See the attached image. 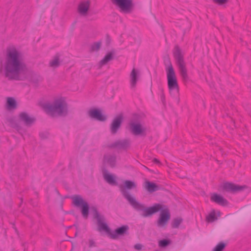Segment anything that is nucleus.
I'll return each mask as SVG.
<instances>
[{
  "label": "nucleus",
  "instance_id": "obj_1",
  "mask_svg": "<svg viewBox=\"0 0 251 251\" xmlns=\"http://www.w3.org/2000/svg\"><path fill=\"white\" fill-rule=\"evenodd\" d=\"M4 76L8 80L24 81L27 77V68L21 53L15 48L7 50L4 64Z\"/></svg>",
  "mask_w": 251,
  "mask_h": 251
},
{
  "label": "nucleus",
  "instance_id": "obj_2",
  "mask_svg": "<svg viewBox=\"0 0 251 251\" xmlns=\"http://www.w3.org/2000/svg\"><path fill=\"white\" fill-rule=\"evenodd\" d=\"M137 211L142 212L141 216L143 217L152 216L155 213L161 211L157 220L158 226H163L167 225L171 218V214L168 207L160 203H154L152 206L146 207L145 204L142 205Z\"/></svg>",
  "mask_w": 251,
  "mask_h": 251
},
{
  "label": "nucleus",
  "instance_id": "obj_3",
  "mask_svg": "<svg viewBox=\"0 0 251 251\" xmlns=\"http://www.w3.org/2000/svg\"><path fill=\"white\" fill-rule=\"evenodd\" d=\"M92 210L93 212V217L97 221L99 231H104L113 239H116L118 238L119 236H124L128 233L129 227L127 225H124L118 227L113 232H112L106 223H104L105 218L104 216L100 214L95 207H92Z\"/></svg>",
  "mask_w": 251,
  "mask_h": 251
},
{
  "label": "nucleus",
  "instance_id": "obj_4",
  "mask_svg": "<svg viewBox=\"0 0 251 251\" xmlns=\"http://www.w3.org/2000/svg\"><path fill=\"white\" fill-rule=\"evenodd\" d=\"M18 118L19 120H17L15 117L9 118L7 119V122L10 124L12 128H15L21 134L25 132V130L20 124V122H23L25 126L30 127L36 121V119L34 117L29 116L27 113L25 112L19 113Z\"/></svg>",
  "mask_w": 251,
  "mask_h": 251
},
{
  "label": "nucleus",
  "instance_id": "obj_5",
  "mask_svg": "<svg viewBox=\"0 0 251 251\" xmlns=\"http://www.w3.org/2000/svg\"><path fill=\"white\" fill-rule=\"evenodd\" d=\"M165 64L170 93L173 97H176L179 94V86L174 69L169 59L165 61Z\"/></svg>",
  "mask_w": 251,
  "mask_h": 251
},
{
  "label": "nucleus",
  "instance_id": "obj_6",
  "mask_svg": "<svg viewBox=\"0 0 251 251\" xmlns=\"http://www.w3.org/2000/svg\"><path fill=\"white\" fill-rule=\"evenodd\" d=\"M125 186H120V191L123 196L128 201L131 206L136 211H138L141 207H143L144 204L138 202L136 199L131 197L127 189H132L136 188V183L131 180H126L124 182Z\"/></svg>",
  "mask_w": 251,
  "mask_h": 251
},
{
  "label": "nucleus",
  "instance_id": "obj_7",
  "mask_svg": "<svg viewBox=\"0 0 251 251\" xmlns=\"http://www.w3.org/2000/svg\"><path fill=\"white\" fill-rule=\"evenodd\" d=\"M173 55L178 67L179 71L182 79L186 81L188 79L187 70L184 60V55L181 49L178 45H176L173 50Z\"/></svg>",
  "mask_w": 251,
  "mask_h": 251
},
{
  "label": "nucleus",
  "instance_id": "obj_8",
  "mask_svg": "<svg viewBox=\"0 0 251 251\" xmlns=\"http://www.w3.org/2000/svg\"><path fill=\"white\" fill-rule=\"evenodd\" d=\"M46 111L51 114L57 113L59 116H66L67 114L66 103L60 99L54 100L52 104H47L44 106Z\"/></svg>",
  "mask_w": 251,
  "mask_h": 251
},
{
  "label": "nucleus",
  "instance_id": "obj_9",
  "mask_svg": "<svg viewBox=\"0 0 251 251\" xmlns=\"http://www.w3.org/2000/svg\"><path fill=\"white\" fill-rule=\"evenodd\" d=\"M72 202L74 206L80 207L82 217L87 219L89 214V205L87 201H84L82 197L79 195H74L71 196Z\"/></svg>",
  "mask_w": 251,
  "mask_h": 251
},
{
  "label": "nucleus",
  "instance_id": "obj_10",
  "mask_svg": "<svg viewBox=\"0 0 251 251\" xmlns=\"http://www.w3.org/2000/svg\"><path fill=\"white\" fill-rule=\"evenodd\" d=\"M112 3L117 6L121 12L125 14L130 13L133 9L132 0H110Z\"/></svg>",
  "mask_w": 251,
  "mask_h": 251
},
{
  "label": "nucleus",
  "instance_id": "obj_11",
  "mask_svg": "<svg viewBox=\"0 0 251 251\" xmlns=\"http://www.w3.org/2000/svg\"><path fill=\"white\" fill-rule=\"evenodd\" d=\"M124 116L123 113L117 116L113 120L110 126V132L112 134H115L120 128L123 122Z\"/></svg>",
  "mask_w": 251,
  "mask_h": 251
},
{
  "label": "nucleus",
  "instance_id": "obj_12",
  "mask_svg": "<svg viewBox=\"0 0 251 251\" xmlns=\"http://www.w3.org/2000/svg\"><path fill=\"white\" fill-rule=\"evenodd\" d=\"M129 129L134 135H145V129L144 128L140 123H136L130 121L128 123Z\"/></svg>",
  "mask_w": 251,
  "mask_h": 251
},
{
  "label": "nucleus",
  "instance_id": "obj_13",
  "mask_svg": "<svg viewBox=\"0 0 251 251\" xmlns=\"http://www.w3.org/2000/svg\"><path fill=\"white\" fill-rule=\"evenodd\" d=\"M245 186L236 185L231 182L224 183L222 186L223 189L227 192L236 193L244 190Z\"/></svg>",
  "mask_w": 251,
  "mask_h": 251
},
{
  "label": "nucleus",
  "instance_id": "obj_14",
  "mask_svg": "<svg viewBox=\"0 0 251 251\" xmlns=\"http://www.w3.org/2000/svg\"><path fill=\"white\" fill-rule=\"evenodd\" d=\"M88 115L91 118L100 122H104L107 119L106 116L103 115L101 112L97 109H91L89 111Z\"/></svg>",
  "mask_w": 251,
  "mask_h": 251
},
{
  "label": "nucleus",
  "instance_id": "obj_15",
  "mask_svg": "<svg viewBox=\"0 0 251 251\" xmlns=\"http://www.w3.org/2000/svg\"><path fill=\"white\" fill-rule=\"evenodd\" d=\"M130 145V141L128 139L118 140L111 144L109 147L111 148L126 150Z\"/></svg>",
  "mask_w": 251,
  "mask_h": 251
},
{
  "label": "nucleus",
  "instance_id": "obj_16",
  "mask_svg": "<svg viewBox=\"0 0 251 251\" xmlns=\"http://www.w3.org/2000/svg\"><path fill=\"white\" fill-rule=\"evenodd\" d=\"M102 175L104 179L109 184L112 186H117L118 185L116 176L108 173V172L106 170H102Z\"/></svg>",
  "mask_w": 251,
  "mask_h": 251
},
{
  "label": "nucleus",
  "instance_id": "obj_17",
  "mask_svg": "<svg viewBox=\"0 0 251 251\" xmlns=\"http://www.w3.org/2000/svg\"><path fill=\"white\" fill-rule=\"evenodd\" d=\"M90 6L89 0L82 1L78 6V12L81 15L85 16L87 14Z\"/></svg>",
  "mask_w": 251,
  "mask_h": 251
},
{
  "label": "nucleus",
  "instance_id": "obj_18",
  "mask_svg": "<svg viewBox=\"0 0 251 251\" xmlns=\"http://www.w3.org/2000/svg\"><path fill=\"white\" fill-rule=\"evenodd\" d=\"M211 201L222 206H226L228 204V201L223 197L216 194H213L211 197Z\"/></svg>",
  "mask_w": 251,
  "mask_h": 251
},
{
  "label": "nucleus",
  "instance_id": "obj_19",
  "mask_svg": "<svg viewBox=\"0 0 251 251\" xmlns=\"http://www.w3.org/2000/svg\"><path fill=\"white\" fill-rule=\"evenodd\" d=\"M115 54V51L111 50L108 52L99 63L100 68H101L102 66L106 65L108 62L114 59V56Z\"/></svg>",
  "mask_w": 251,
  "mask_h": 251
},
{
  "label": "nucleus",
  "instance_id": "obj_20",
  "mask_svg": "<svg viewBox=\"0 0 251 251\" xmlns=\"http://www.w3.org/2000/svg\"><path fill=\"white\" fill-rule=\"evenodd\" d=\"M146 189L150 193H152L160 190V186L153 182L146 181L145 184Z\"/></svg>",
  "mask_w": 251,
  "mask_h": 251
},
{
  "label": "nucleus",
  "instance_id": "obj_21",
  "mask_svg": "<svg viewBox=\"0 0 251 251\" xmlns=\"http://www.w3.org/2000/svg\"><path fill=\"white\" fill-rule=\"evenodd\" d=\"M103 160L104 162L108 164L111 168H114L116 166V157L115 155H104Z\"/></svg>",
  "mask_w": 251,
  "mask_h": 251
},
{
  "label": "nucleus",
  "instance_id": "obj_22",
  "mask_svg": "<svg viewBox=\"0 0 251 251\" xmlns=\"http://www.w3.org/2000/svg\"><path fill=\"white\" fill-rule=\"evenodd\" d=\"M138 71L135 68H133L130 75V82L131 88H134L136 86L138 80Z\"/></svg>",
  "mask_w": 251,
  "mask_h": 251
},
{
  "label": "nucleus",
  "instance_id": "obj_23",
  "mask_svg": "<svg viewBox=\"0 0 251 251\" xmlns=\"http://www.w3.org/2000/svg\"><path fill=\"white\" fill-rule=\"evenodd\" d=\"M6 108L8 110L15 109L17 107V102L14 98L8 97L6 101Z\"/></svg>",
  "mask_w": 251,
  "mask_h": 251
},
{
  "label": "nucleus",
  "instance_id": "obj_24",
  "mask_svg": "<svg viewBox=\"0 0 251 251\" xmlns=\"http://www.w3.org/2000/svg\"><path fill=\"white\" fill-rule=\"evenodd\" d=\"M102 41L100 40L92 43L90 46L89 52L90 53L99 51L102 46Z\"/></svg>",
  "mask_w": 251,
  "mask_h": 251
},
{
  "label": "nucleus",
  "instance_id": "obj_25",
  "mask_svg": "<svg viewBox=\"0 0 251 251\" xmlns=\"http://www.w3.org/2000/svg\"><path fill=\"white\" fill-rule=\"evenodd\" d=\"M60 54L58 53L55 54L53 59L50 61V66L53 68H57L60 65Z\"/></svg>",
  "mask_w": 251,
  "mask_h": 251
},
{
  "label": "nucleus",
  "instance_id": "obj_26",
  "mask_svg": "<svg viewBox=\"0 0 251 251\" xmlns=\"http://www.w3.org/2000/svg\"><path fill=\"white\" fill-rule=\"evenodd\" d=\"M183 221L181 218H176L174 219L172 222V227L173 228H177Z\"/></svg>",
  "mask_w": 251,
  "mask_h": 251
},
{
  "label": "nucleus",
  "instance_id": "obj_27",
  "mask_svg": "<svg viewBox=\"0 0 251 251\" xmlns=\"http://www.w3.org/2000/svg\"><path fill=\"white\" fill-rule=\"evenodd\" d=\"M171 243L170 239H165L161 240L159 241L158 245L161 248H165Z\"/></svg>",
  "mask_w": 251,
  "mask_h": 251
},
{
  "label": "nucleus",
  "instance_id": "obj_28",
  "mask_svg": "<svg viewBox=\"0 0 251 251\" xmlns=\"http://www.w3.org/2000/svg\"><path fill=\"white\" fill-rule=\"evenodd\" d=\"M206 221L209 223H212L217 219L214 211L211 212L207 217Z\"/></svg>",
  "mask_w": 251,
  "mask_h": 251
},
{
  "label": "nucleus",
  "instance_id": "obj_29",
  "mask_svg": "<svg viewBox=\"0 0 251 251\" xmlns=\"http://www.w3.org/2000/svg\"><path fill=\"white\" fill-rule=\"evenodd\" d=\"M226 246L225 243L220 242L214 248L213 251H223L225 248Z\"/></svg>",
  "mask_w": 251,
  "mask_h": 251
},
{
  "label": "nucleus",
  "instance_id": "obj_30",
  "mask_svg": "<svg viewBox=\"0 0 251 251\" xmlns=\"http://www.w3.org/2000/svg\"><path fill=\"white\" fill-rule=\"evenodd\" d=\"M213 1L220 5L226 4L228 2V0H213Z\"/></svg>",
  "mask_w": 251,
  "mask_h": 251
},
{
  "label": "nucleus",
  "instance_id": "obj_31",
  "mask_svg": "<svg viewBox=\"0 0 251 251\" xmlns=\"http://www.w3.org/2000/svg\"><path fill=\"white\" fill-rule=\"evenodd\" d=\"M97 246L96 243L93 239L89 240V247L91 248L92 247H96Z\"/></svg>",
  "mask_w": 251,
  "mask_h": 251
},
{
  "label": "nucleus",
  "instance_id": "obj_32",
  "mask_svg": "<svg viewBox=\"0 0 251 251\" xmlns=\"http://www.w3.org/2000/svg\"><path fill=\"white\" fill-rule=\"evenodd\" d=\"M142 245L140 244H137L135 245L134 248L137 250H141L142 248Z\"/></svg>",
  "mask_w": 251,
  "mask_h": 251
},
{
  "label": "nucleus",
  "instance_id": "obj_33",
  "mask_svg": "<svg viewBox=\"0 0 251 251\" xmlns=\"http://www.w3.org/2000/svg\"><path fill=\"white\" fill-rule=\"evenodd\" d=\"M134 40H135V43H136L137 44L138 46H139L141 44V39L140 38H139L137 40L135 39Z\"/></svg>",
  "mask_w": 251,
  "mask_h": 251
},
{
  "label": "nucleus",
  "instance_id": "obj_34",
  "mask_svg": "<svg viewBox=\"0 0 251 251\" xmlns=\"http://www.w3.org/2000/svg\"><path fill=\"white\" fill-rule=\"evenodd\" d=\"M153 162L155 163V164H160L161 163L160 162V161L157 159V158H154L152 160Z\"/></svg>",
  "mask_w": 251,
  "mask_h": 251
},
{
  "label": "nucleus",
  "instance_id": "obj_35",
  "mask_svg": "<svg viewBox=\"0 0 251 251\" xmlns=\"http://www.w3.org/2000/svg\"><path fill=\"white\" fill-rule=\"evenodd\" d=\"M39 135H40V137L42 139H44L47 137V136L46 135H45V134L44 133H40L39 134Z\"/></svg>",
  "mask_w": 251,
  "mask_h": 251
},
{
  "label": "nucleus",
  "instance_id": "obj_36",
  "mask_svg": "<svg viewBox=\"0 0 251 251\" xmlns=\"http://www.w3.org/2000/svg\"><path fill=\"white\" fill-rule=\"evenodd\" d=\"M161 100H162V102L163 103H164V102H165V96H164V94H162L161 96Z\"/></svg>",
  "mask_w": 251,
  "mask_h": 251
},
{
  "label": "nucleus",
  "instance_id": "obj_37",
  "mask_svg": "<svg viewBox=\"0 0 251 251\" xmlns=\"http://www.w3.org/2000/svg\"><path fill=\"white\" fill-rule=\"evenodd\" d=\"M106 37H107V40H106V42H107V43L108 44V42H109V36L108 35H106Z\"/></svg>",
  "mask_w": 251,
  "mask_h": 251
}]
</instances>
